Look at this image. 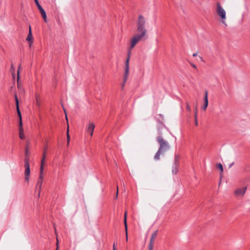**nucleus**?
<instances>
[{
	"label": "nucleus",
	"mask_w": 250,
	"mask_h": 250,
	"mask_svg": "<svg viewBox=\"0 0 250 250\" xmlns=\"http://www.w3.org/2000/svg\"><path fill=\"white\" fill-rule=\"evenodd\" d=\"M216 6L215 12L218 17L220 22L225 26H227V13L226 10L219 2L216 3Z\"/></svg>",
	"instance_id": "obj_1"
},
{
	"label": "nucleus",
	"mask_w": 250,
	"mask_h": 250,
	"mask_svg": "<svg viewBox=\"0 0 250 250\" xmlns=\"http://www.w3.org/2000/svg\"><path fill=\"white\" fill-rule=\"evenodd\" d=\"M146 22L145 18L142 15H139L137 24V34L145 37L146 36L147 30L146 28Z\"/></svg>",
	"instance_id": "obj_2"
},
{
	"label": "nucleus",
	"mask_w": 250,
	"mask_h": 250,
	"mask_svg": "<svg viewBox=\"0 0 250 250\" xmlns=\"http://www.w3.org/2000/svg\"><path fill=\"white\" fill-rule=\"evenodd\" d=\"M157 141L160 144L159 150L163 152H166L169 148V146L167 141L165 140L162 137L158 136Z\"/></svg>",
	"instance_id": "obj_3"
},
{
	"label": "nucleus",
	"mask_w": 250,
	"mask_h": 250,
	"mask_svg": "<svg viewBox=\"0 0 250 250\" xmlns=\"http://www.w3.org/2000/svg\"><path fill=\"white\" fill-rule=\"evenodd\" d=\"M24 167H25V181L28 183L29 181V177L30 174V168L29 166V159L28 158H25L24 160Z\"/></svg>",
	"instance_id": "obj_4"
},
{
	"label": "nucleus",
	"mask_w": 250,
	"mask_h": 250,
	"mask_svg": "<svg viewBox=\"0 0 250 250\" xmlns=\"http://www.w3.org/2000/svg\"><path fill=\"white\" fill-rule=\"evenodd\" d=\"M131 50H128V53H127V58L125 61V82L126 81L128 74H129V61L130 57L131 55Z\"/></svg>",
	"instance_id": "obj_5"
},
{
	"label": "nucleus",
	"mask_w": 250,
	"mask_h": 250,
	"mask_svg": "<svg viewBox=\"0 0 250 250\" xmlns=\"http://www.w3.org/2000/svg\"><path fill=\"white\" fill-rule=\"evenodd\" d=\"M15 98L16 101V109L18 115V117H20V121H19V128H23L22 127V119H21V114L19 108V102L17 96V95L15 94Z\"/></svg>",
	"instance_id": "obj_6"
},
{
	"label": "nucleus",
	"mask_w": 250,
	"mask_h": 250,
	"mask_svg": "<svg viewBox=\"0 0 250 250\" xmlns=\"http://www.w3.org/2000/svg\"><path fill=\"white\" fill-rule=\"evenodd\" d=\"M140 41H139L137 38L134 36L130 40V45L129 46V50H131L136 46V45Z\"/></svg>",
	"instance_id": "obj_7"
},
{
	"label": "nucleus",
	"mask_w": 250,
	"mask_h": 250,
	"mask_svg": "<svg viewBox=\"0 0 250 250\" xmlns=\"http://www.w3.org/2000/svg\"><path fill=\"white\" fill-rule=\"evenodd\" d=\"M246 189L247 187L238 188L235 191L234 193L237 196H243L245 193Z\"/></svg>",
	"instance_id": "obj_8"
},
{
	"label": "nucleus",
	"mask_w": 250,
	"mask_h": 250,
	"mask_svg": "<svg viewBox=\"0 0 250 250\" xmlns=\"http://www.w3.org/2000/svg\"><path fill=\"white\" fill-rule=\"evenodd\" d=\"M95 128V125L93 123H89L87 128V132L89 133L91 136H92L94 129Z\"/></svg>",
	"instance_id": "obj_9"
},
{
	"label": "nucleus",
	"mask_w": 250,
	"mask_h": 250,
	"mask_svg": "<svg viewBox=\"0 0 250 250\" xmlns=\"http://www.w3.org/2000/svg\"><path fill=\"white\" fill-rule=\"evenodd\" d=\"M157 233H158V230H155L152 234L151 238H150V241L149 243V245L154 246V241L157 237Z\"/></svg>",
	"instance_id": "obj_10"
},
{
	"label": "nucleus",
	"mask_w": 250,
	"mask_h": 250,
	"mask_svg": "<svg viewBox=\"0 0 250 250\" xmlns=\"http://www.w3.org/2000/svg\"><path fill=\"white\" fill-rule=\"evenodd\" d=\"M26 40L28 42L29 46L31 47L33 43V36L32 31H29Z\"/></svg>",
	"instance_id": "obj_11"
},
{
	"label": "nucleus",
	"mask_w": 250,
	"mask_h": 250,
	"mask_svg": "<svg viewBox=\"0 0 250 250\" xmlns=\"http://www.w3.org/2000/svg\"><path fill=\"white\" fill-rule=\"evenodd\" d=\"M47 147L48 146L47 145H45L44 146L41 163L44 164L45 163V159L46 157V152L47 151Z\"/></svg>",
	"instance_id": "obj_12"
},
{
	"label": "nucleus",
	"mask_w": 250,
	"mask_h": 250,
	"mask_svg": "<svg viewBox=\"0 0 250 250\" xmlns=\"http://www.w3.org/2000/svg\"><path fill=\"white\" fill-rule=\"evenodd\" d=\"M44 164L41 163L40 167V172L39 179H42L43 178V166Z\"/></svg>",
	"instance_id": "obj_13"
},
{
	"label": "nucleus",
	"mask_w": 250,
	"mask_h": 250,
	"mask_svg": "<svg viewBox=\"0 0 250 250\" xmlns=\"http://www.w3.org/2000/svg\"><path fill=\"white\" fill-rule=\"evenodd\" d=\"M134 36L137 38L139 41H145L146 39V37L139 35L138 34H135Z\"/></svg>",
	"instance_id": "obj_14"
},
{
	"label": "nucleus",
	"mask_w": 250,
	"mask_h": 250,
	"mask_svg": "<svg viewBox=\"0 0 250 250\" xmlns=\"http://www.w3.org/2000/svg\"><path fill=\"white\" fill-rule=\"evenodd\" d=\"M42 181V179H39L38 181L37 182V188H38V190H39L40 192L41 191Z\"/></svg>",
	"instance_id": "obj_15"
},
{
	"label": "nucleus",
	"mask_w": 250,
	"mask_h": 250,
	"mask_svg": "<svg viewBox=\"0 0 250 250\" xmlns=\"http://www.w3.org/2000/svg\"><path fill=\"white\" fill-rule=\"evenodd\" d=\"M164 152L161 151L160 150H158L157 152L155 154L154 159L156 161H158L160 159V155L162 154H163Z\"/></svg>",
	"instance_id": "obj_16"
},
{
	"label": "nucleus",
	"mask_w": 250,
	"mask_h": 250,
	"mask_svg": "<svg viewBox=\"0 0 250 250\" xmlns=\"http://www.w3.org/2000/svg\"><path fill=\"white\" fill-rule=\"evenodd\" d=\"M126 220H127V212H126V211H125V213L124 219V225H125V231H126V229H127V225Z\"/></svg>",
	"instance_id": "obj_17"
},
{
	"label": "nucleus",
	"mask_w": 250,
	"mask_h": 250,
	"mask_svg": "<svg viewBox=\"0 0 250 250\" xmlns=\"http://www.w3.org/2000/svg\"><path fill=\"white\" fill-rule=\"evenodd\" d=\"M19 136L21 139H24L25 138L23 128H19Z\"/></svg>",
	"instance_id": "obj_18"
},
{
	"label": "nucleus",
	"mask_w": 250,
	"mask_h": 250,
	"mask_svg": "<svg viewBox=\"0 0 250 250\" xmlns=\"http://www.w3.org/2000/svg\"><path fill=\"white\" fill-rule=\"evenodd\" d=\"M40 13H41V14L42 17V18L43 19L44 21H45V22H47V17H46V13H45V11H44V10L43 9V10H41V11H40Z\"/></svg>",
	"instance_id": "obj_19"
},
{
	"label": "nucleus",
	"mask_w": 250,
	"mask_h": 250,
	"mask_svg": "<svg viewBox=\"0 0 250 250\" xmlns=\"http://www.w3.org/2000/svg\"><path fill=\"white\" fill-rule=\"evenodd\" d=\"M208 100H204V104L203 106H202L203 110H204V111H205L206 110V109L208 107Z\"/></svg>",
	"instance_id": "obj_20"
},
{
	"label": "nucleus",
	"mask_w": 250,
	"mask_h": 250,
	"mask_svg": "<svg viewBox=\"0 0 250 250\" xmlns=\"http://www.w3.org/2000/svg\"><path fill=\"white\" fill-rule=\"evenodd\" d=\"M217 167L221 170L220 175L222 176V172H223V166L221 163L218 164L217 165Z\"/></svg>",
	"instance_id": "obj_21"
},
{
	"label": "nucleus",
	"mask_w": 250,
	"mask_h": 250,
	"mask_svg": "<svg viewBox=\"0 0 250 250\" xmlns=\"http://www.w3.org/2000/svg\"><path fill=\"white\" fill-rule=\"evenodd\" d=\"M21 64H20L18 67V70L17 72V75H18V81L20 79V70L21 69Z\"/></svg>",
	"instance_id": "obj_22"
},
{
	"label": "nucleus",
	"mask_w": 250,
	"mask_h": 250,
	"mask_svg": "<svg viewBox=\"0 0 250 250\" xmlns=\"http://www.w3.org/2000/svg\"><path fill=\"white\" fill-rule=\"evenodd\" d=\"M186 108L189 112L191 111V108L188 102L186 103Z\"/></svg>",
	"instance_id": "obj_23"
},
{
	"label": "nucleus",
	"mask_w": 250,
	"mask_h": 250,
	"mask_svg": "<svg viewBox=\"0 0 250 250\" xmlns=\"http://www.w3.org/2000/svg\"><path fill=\"white\" fill-rule=\"evenodd\" d=\"M11 71L13 72L12 76H13V78L14 79L15 77V73H14L15 69L14 68V66H13V64H12V65H11Z\"/></svg>",
	"instance_id": "obj_24"
},
{
	"label": "nucleus",
	"mask_w": 250,
	"mask_h": 250,
	"mask_svg": "<svg viewBox=\"0 0 250 250\" xmlns=\"http://www.w3.org/2000/svg\"><path fill=\"white\" fill-rule=\"evenodd\" d=\"M36 104L37 105L39 106L40 105V101L39 100V97L37 95H36Z\"/></svg>",
	"instance_id": "obj_25"
},
{
	"label": "nucleus",
	"mask_w": 250,
	"mask_h": 250,
	"mask_svg": "<svg viewBox=\"0 0 250 250\" xmlns=\"http://www.w3.org/2000/svg\"><path fill=\"white\" fill-rule=\"evenodd\" d=\"M204 100H208V91H206V92H205Z\"/></svg>",
	"instance_id": "obj_26"
},
{
	"label": "nucleus",
	"mask_w": 250,
	"mask_h": 250,
	"mask_svg": "<svg viewBox=\"0 0 250 250\" xmlns=\"http://www.w3.org/2000/svg\"><path fill=\"white\" fill-rule=\"evenodd\" d=\"M37 6L38 7L39 10H40V11H41V10H43V9L42 8V7L41 6L40 4L38 5H37Z\"/></svg>",
	"instance_id": "obj_27"
},
{
	"label": "nucleus",
	"mask_w": 250,
	"mask_h": 250,
	"mask_svg": "<svg viewBox=\"0 0 250 250\" xmlns=\"http://www.w3.org/2000/svg\"><path fill=\"white\" fill-rule=\"evenodd\" d=\"M70 140L69 134H68V137H67V146L69 145V141Z\"/></svg>",
	"instance_id": "obj_28"
},
{
	"label": "nucleus",
	"mask_w": 250,
	"mask_h": 250,
	"mask_svg": "<svg viewBox=\"0 0 250 250\" xmlns=\"http://www.w3.org/2000/svg\"><path fill=\"white\" fill-rule=\"evenodd\" d=\"M153 245H150L148 246V250H153Z\"/></svg>",
	"instance_id": "obj_29"
},
{
	"label": "nucleus",
	"mask_w": 250,
	"mask_h": 250,
	"mask_svg": "<svg viewBox=\"0 0 250 250\" xmlns=\"http://www.w3.org/2000/svg\"><path fill=\"white\" fill-rule=\"evenodd\" d=\"M125 236H126V238H125V240L126 241H128V234H127V229H126V231H125Z\"/></svg>",
	"instance_id": "obj_30"
},
{
	"label": "nucleus",
	"mask_w": 250,
	"mask_h": 250,
	"mask_svg": "<svg viewBox=\"0 0 250 250\" xmlns=\"http://www.w3.org/2000/svg\"><path fill=\"white\" fill-rule=\"evenodd\" d=\"M197 107H196L195 110V114H194L195 118H197Z\"/></svg>",
	"instance_id": "obj_31"
},
{
	"label": "nucleus",
	"mask_w": 250,
	"mask_h": 250,
	"mask_svg": "<svg viewBox=\"0 0 250 250\" xmlns=\"http://www.w3.org/2000/svg\"><path fill=\"white\" fill-rule=\"evenodd\" d=\"M118 194V186H117V193L116 195L115 196L116 198H117Z\"/></svg>",
	"instance_id": "obj_32"
},
{
	"label": "nucleus",
	"mask_w": 250,
	"mask_h": 250,
	"mask_svg": "<svg viewBox=\"0 0 250 250\" xmlns=\"http://www.w3.org/2000/svg\"><path fill=\"white\" fill-rule=\"evenodd\" d=\"M63 110L65 113V119L67 121V115H66V112L65 109L64 108V107H63Z\"/></svg>",
	"instance_id": "obj_33"
},
{
	"label": "nucleus",
	"mask_w": 250,
	"mask_h": 250,
	"mask_svg": "<svg viewBox=\"0 0 250 250\" xmlns=\"http://www.w3.org/2000/svg\"><path fill=\"white\" fill-rule=\"evenodd\" d=\"M34 1H35V2L36 5H38L40 4V3L38 1V0H34Z\"/></svg>",
	"instance_id": "obj_34"
},
{
	"label": "nucleus",
	"mask_w": 250,
	"mask_h": 250,
	"mask_svg": "<svg viewBox=\"0 0 250 250\" xmlns=\"http://www.w3.org/2000/svg\"><path fill=\"white\" fill-rule=\"evenodd\" d=\"M126 81L125 82V78L124 79V83H123L122 84V88H123L124 86H125V83Z\"/></svg>",
	"instance_id": "obj_35"
},
{
	"label": "nucleus",
	"mask_w": 250,
	"mask_h": 250,
	"mask_svg": "<svg viewBox=\"0 0 250 250\" xmlns=\"http://www.w3.org/2000/svg\"><path fill=\"white\" fill-rule=\"evenodd\" d=\"M190 65H191L193 68H196V66L194 64H193V63H190Z\"/></svg>",
	"instance_id": "obj_36"
},
{
	"label": "nucleus",
	"mask_w": 250,
	"mask_h": 250,
	"mask_svg": "<svg viewBox=\"0 0 250 250\" xmlns=\"http://www.w3.org/2000/svg\"><path fill=\"white\" fill-rule=\"evenodd\" d=\"M195 125L197 126L198 125V122H197V118H195Z\"/></svg>",
	"instance_id": "obj_37"
},
{
	"label": "nucleus",
	"mask_w": 250,
	"mask_h": 250,
	"mask_svg": "<svg viewBox=\"0 0 250 250\" xmlns=\"http://www.w3.org/2000/svg\"><path fill=\"white\" fill-rule=\"evenodd\" d=\"M68 134H69V127L68 126L67 127V132H66L67 137H68Z\"/></svg>",
	"instance_id": "obj_38"
},
{
	"label": "nucleus",
	"mask_w": 250,
	"mask_h": 250,
	"mask_svg": "<svg viewBox=\"0 0 250 250\" xmlns=\"http://www.w3.org/2000/svg\"><path fill=\"white\" fill-rule=\"evenodd\" d=\"M199 60H200V61H201L202 62L204 61L203 58L202 57H201V56L199 57Z\"/></svg>",
	"instance_id": "obj_39"
},
{
	"label": "nucleus",
	"mask_w": 250,
	"mask_h": 250,
	"mask_svg": "<svg viewBox=\"0 0 250 250\" xmlns=\"http://www.w3.org/2000/svg\"><path fill=\"white\" fill-rule=\"evenodd\" d=\"M177 171V170H176V169H175V170H172V172H173V173H174V174H176Z\"/></svg>",
	"instance_id": "obj_40"
},
{
	"label": "nucleus",
	"mask_w": 250,
	"mask_h": 250,
	"mask_svg": "<svg viewBox=\"0 0 250 250\" xmlns=\"http://www.w3.org/2000/svg\"><path fill=\"white\" fill-rule=\"evenodd\" d=\"M19 81V80L18 81H17V85H18V87L19 88H20V85Z\"/></svg>",
	"instance_id": "obj_41"
},
{
	"label": "nucleus",
	"mask_w": 250,
	"mask_h": 250,
	"mask_svg": "<svg viewBox=\"0 0 250 250\" xmlns=\"http://www.w3.org/2000/svg\"><path fill=\"white\" fill-rule=\"evenodd\" d=\"M193 57H196L197 56V53H193L192 55Z\"/></svg>",
	"instance_id": "obj_42"
},
{
	"label": "nucleus",
	"mask_w": 250,
	"mask_h": 250,
	"mask_svg": "<svg viewBox=\"0 0 250 250\" xmlns=\"http://www.w3.org/2000/svg\"><path fill=\"white\" fill-rule=\"evenodd\" d=\"M58 244H59V240L58 239H57V247H59Z\"/></svg>",
	"instance_id": "obj_43"
},
{
	"label": "nucleus",
	"mask_w": 250,
	"mask_h": 250,
	"mask_svg": "<svg viewBox=\"0 0 250 250\" xmlns=\"http://www.w3.org/2000/svg\"><path fill=\"white\" fill-rule=\"evenodd\" d=\"M113 250H116L115 246V244H113Z\"/></svg>",
	"instance_id": "obj_44"
},
{
	"label": "nucleus",
	"mask_w": 250,
	"mask_h": 250,
	"mask_svg": "<svg viewBox=\"0 0 250 250\" xmlns=\"http://www.w3.org/2000/svg\"><path fill=\"white\" fill-rule=\"evenodd\" d=\"M27 154H28V150H27V149H26L25 150V155H27Z\"/></svg>",
	"instance_id": "obj_45"
},
{
	"label": "nucleus",
	"mask_w": 250,
	"mask_h": 250,
	"mask_svg": "<svg viewBox=\"0 0 250 250\" xmlns=\"http://www.w3.org/2000/svg\"><path fill=\"white\" fill-rule=\"evenodd\" d=\"M40 194H41V192H40V191H39V193H38V198H39V197H40Z\"/></svg>",
	"instance_id": "obj_46"
},
{
	"label": "nucleus",
	"mask_w": 250,
	"mask_h": 250,
	"mask_svg": "<svg viewBox=\"0 0 250 250\" xmlns=\"http://www.w3.org/2000/svg\"><path fill=\"white\" fill-rule=\"evenodd\" d=\"M29 31H31V26H29Z\"/></svg>",
	"instance_id": "obj_47"
},
{
	"label": "nucleus",
	"mask_w": 250,
	"mask_h": 250,
	"mask_svg": "<svg viewBox=\"0 0 250 250\" xmlns=\"http://www.w3.org/2000/svg\"><path fill=\"white\" fill-rule=\"evenodd\" d=\"M233 164V163H232L230 165L229 167H230Z\"/></svg>",
	"instance_id": "obj_48"
},
{
	"label": "nucleus",
	"mask_w": 250,
	"mask_h": 250,
	"mask_svg": "<svg viewBox=\"0 0 250 250\" xmlns=\"http://www.w3.org/2000/svg\"><path fill=\"white\" fill-rule=\"evenodd\" d=\"M19 121H20V117H19Z\"/></svg>",
	"instance_id": "obj_49"
},
{
	"label": "nucleus",
	"mask_w": 250,
	"mask_h": 250,
	"mask_svg": "<svg viewBox=\"0 0 250 250\" xmlns=\"http://www.w3.org/2000/svg\"><path fill=\"white\" fill-rule=\"evenodd\" d=\"M58 249H59V248L58 247V248H57V250H58Z\"/></svg>",
	"instance_id": "obj_50"
}]
</instances>
